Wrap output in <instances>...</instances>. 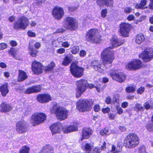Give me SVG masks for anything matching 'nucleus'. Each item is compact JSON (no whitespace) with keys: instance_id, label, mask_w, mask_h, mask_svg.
<instances>
[{"instance_id":"473e14b6","label":"nucleus","mask_w":153,"mask_h":153,"mask_svg":"<svg viewBox=\"0 0 153 153\" xmlns=\"http://www.w3.org/2000/svg\"><path fill=\"white\" fill-rule=\"evenodd\" d=\"M134 110L138 112L139 111H143L144 110V108L141 104L137 103L134 107Z\"/></svg>"},{"instance_id":"49530a36","label":"nucleus","mask_w":153,"mask_h":153,"mask_svg":"<svg viewBox=\"0 0 153 153\" xmlns=\"http://www.w3.org/2000/svg\"><path fill=\"white\" fill-rule=\"evenodd\" d=\"M143 107L146 109H148L151 107V103H150L149 102H145L143 105Z\"/></svg>"},{"instance_id":"9b49d317","label":"nucleus","mask_w":153,"mask_h":153,"mask_svg":"<svg viewBox=\"0 0 153 153\" xmlns=\"http://www.w3.org/2000/svg\"><path fill=\"white\" fill-rule=\"evenodd\" d=\"M70 69L71 73L75 77H79L83 74L84 69L79 67L75 63H72Z\"/></svg>"},{"instance_id":"c9c22d12","label":"nucleus","mask_w":153,"mask_h":153,"mask_svg":"<svg viewBox=\"0 0 153 153\" xmlns=\"http://www.w3.org/2000/svg\"><path fill=\"white\" fill-rule=\"evenodd\" d=\"M29 148L26 146L22 147L19 151V153H29Z\"/></svg>"},{"instance_id":"58836bf2","label":"nucleus","mask_w":153,"mask_h":153,"mask_svg":"<svg viewBox=\"0 0 153 153\" xmlns=\"http://www.w3.org/2000/svg\"><path fill=\"white\" fill-rule=\"evenodd\" d=\"M71 59L68 56H66L64 60L62 63V65L64 66H66L69 65L71 62Z\"/></svg>"},{"instance_id":"c85d7f7f","label":"nucleus","mask_w":153,"mask_h":153,"mask_svg":"<svg viewBox=\"0 0 153 153\" xmlns=\"http://www.w3.org/2000/svg\"><path fill=\"white\" fill-rule=\"evenodd\" d=\"M145 37L142 33H140L138 34L135 39V42L137 44H141L144 40Z\"/></svg>"},{"instance_id":"09e8293b","label":"nucleus","mask_w":153,"mask_h":153,"mask_svg":"<svg viewBox=\"0 0 153 153\" xmlns=\"http://www.w3.org/2000/svg\"><path fill=\"white\" fill-rule=\"evenodd\" d=\"M65 52V49L63 48H61L56 50V52L60 54L64 53Z\"/></svg>"},{"instance_id":"680f3d73","label":"nucleus","mask_w":153,"mask_h":153,"mask_svg":"<svg viewBox=\"0 0 153 153\" xmlns=\"http://www.w3.org/2000/svg\"><path fill=\"white\" fill-rule=\"evenodd\" d=\"M135 7L136 9H144L146 8V7H143L140 3V4H136L135 5Z\"/></svg>"},{"instance_id":"603ef678","label":"nucleus","mask_w":153,"mask_h":153,"mask_svg":"<svg viewBox=\"0 0 153 153\" xmlns=\"http://www.w3.org/2000/svg\"><path fill=\"white\" fill-rule=\"evenodd\" d=\"M117 113L119 114H122L123 112V110L121 107L117 106Z\"/></svg>"},{"instance_id":"6e6d98bb","label":"nucleus","mask_w":153,"mask_h":153,"mask_svg":"<svg viewBox=\"0 0 153 153\" xmlns=\"http://www.w3.org/2000/svg\"><path fill=\"white\" fill-rule=\"evenodd\" d=\"M27 34L29 36L32 37H34L36 36L35 33L30 31L28 32Z\"/></svg>"},{"instance_id":"4468645a","label":"nucleus","mask_w":153,"mask_h":153,"mask_svg":"<svg viewBox=\"0 0 153 153\" xmlns=\"http://www.w3.org/2000/svg\"><path fill=\"white\" fill-rule=\"evenodd\" d=\"M131 27V25L129 24L125 23H121L120 26V32L124 37L128 36Z\"/></svg>"},{"instance_id":"7ed1b4c3","label":"nucleus","mask_w":153,"mask_h":153,"mask_svg":"<svg viewBox=\"0 0 153 153\" xmlns=\"http://www.w3.org/2000/svg\"><path fill=\"white\" fill-rule=\"evenodd\" d=\"M140 140L138 136L135 133L129 134L125 137L124 141L125 146L128 148H133L139 144Z\"/></svg>"},{"instance_id":"774afa93","label":"nucleus","mask_w":153,"mask_h":153,"mask_svg":"<svg viewBox=\"0 0 153 153\" xmlns=\"http://www.w3.org/2000/svg\"><path fill=\"white\" fill-rule=\"evenodd\" d=\"M77 9V7H74L72 6H70L68 7V9L69 11H74Z\"/></svg>"},{"instance_id":"37998d69","label":"nucleus","mask_w":153,"mask_h":153,"mask_svg":"<svg viewBox=\"0 0 153 153\" xmlns=\"http://www.w3.org/2000/svg\"><path fill=\"white\" fill-rule=\"evenodd\" d=\"M106 143L105 142H104L103 143V145L101 146V148H98L96 150V153H99L103 149H106Z\"/></svg>"},{"instance_id":"5701e85b","label":"nucleus","mask_w":153,"mask_h":153,"mask_svg":"<svg viewBox=\"0 0 153 153\" xmlns=\"http://www.w3.org/2000/svg\"><path fill=\"white\" fill-rule=\"evenodd\" d=\"M39 153H53V149L50 145H45Z\"/></svg>"},{"instance_id":"69168bd1","label":"nucleus","mask_w":153,"mask_h":153,"mask_svg":"<svg viewBox=\"0 0 153 153\" xmlns=\"http://www.w3.org/2000/svg\"><path fill=\"white\" fill-rule=\"evenodd\" d=\"M10 45L12 46H16L17 45L16 42L14 41H11L10 42Z\"/></svg>"},{"instance_id":"f257e3e1","label":"nucleus","mask_w":153,"mask_h":153,"mask_svg":"<svg viewBox=\"0 0 153 153\" xmlns=\"http://www.w3.org/2000/svg\"><path fill=\"white\" fill-rule=\"evenodd\" d=\"M51 113L54 114L56 118L60 121L66 119L69 115V111L65 107L54 104L50 110Z\"/></svg>"},{"instance_id":"412c9836","label":"nucleus","mask_w":153,"mask_h":153,"mask_svg":"<svg viewBox=\"0 0 153 153\" xmlns=\"http://www.w3.org/2000/svg\"><path fill=\"white\" fill-rule=\"evenodd\" d=\"M41 90V87L39 85L33 86L26 90L25 93L27 94H30L33 93L37 92Z\"/></svg>"},{"instance_id":"ddd939ff","label":"nucleus","mask_w":153,"mask_h":153,"mask_svg":"<svg viewBox=\"0 0 153 153\" xmlns=\"http://www.w3.org/2000/svg\"><path fill=\"white\" fill-rule=\"evenodd\" d=\"M62 125L60 122L53 123L50 126V129L52 135L60 134L62 131Z\"/></svg>"},{"instance_id":"4d7b16f0","label":"nucleus","mask_w":153,"mask_h":153,"mask_svg":"<svg viewBox=\"0 0 153 153\" xmlns=\"http://www.w3.org/2000/svg\"><path fill=\"white\" fill-rule=\"evenodd\" d=\"M110 109L109 107H107L105 108H102V111L104 113H108L110 111Z\"/></svg>"},{"instance_id":"4be33fe9","label":"nucleus","mask_w":153,"mask_h":153,"mask_svg":"<svg viewBox=\"0 0 153 153\" xmlns=\"http://www.w3.org/2000/svg\"><path fill=\"white\" fill-rule=\"evenodd\" d=\"M94 143L91 142L87 143L84 146H82V148L83 150L85 151V153H90L91 151L94 149Z\"/></svg>"},{"instance_id":"0e129e2a","label":"nucleus","mask_w":153,"mask_h":153,"mask_svg":"<svg viewBox=\"0 0 153 153\" xmlns=\"http://www.w3.org/2000/svg\"><path fill=\"white\" fill-rule=\"evenodd\" d=\"M128 105V103L127 102H124L122 103L121 106L123 108H126Z\"/></svg>"},{"instance_id":"79ce46f5","label":"nucleus","mask_w":153,"mask_h":153,"mask_svg":"<svg viewBox=\"0 0 153 153\" xmlns=\"http://www.w3.org/2000/svg\"><path fill=\"white\" fill-rule=\"evenodd\" d=\"M126 91L128 93H133L135 91V89L134 87L129 86L126 88Z\"/></svg>"},{"instance_id":"13d9d810","label":"nucleus","mask_w":153,"mask_h":153,"mask_svg":"<svg viewBox=\"0 0 153 153\" xmlns=\"http://www.w3.org/2000/svg\"><path fill=\"white\" fill-rule=\"evenodd\" d=\"M108 117L111 120H113L115 117V115L114 114L110 113L108 115Z\"/></svg>"},{"instance_id":"bb28decb","label":"nucleus","mask_w":153,"mask_h":153,"mask_svg":"<svg viewBox=\"0 0 153 153\" xmlns=\"http://www.w3.org/2000/svg\"><path fill=\"white\" fill-rule=\"evenodd\" d=\"M27 75L26 72L22 70L19 71V75L18 80L21 82L26 79L27 78Z\"/></svg>"},{"instance_id":"a19ab883","label":"nucleus","mask_w":153,"mask_h":153,"mask_svg":"<svg viewBox=\"0 0 153 153\" xmlns=\"http://www.w3.org/2000/svg\"><path fill=\"white\" fill-rule=\"evenodd\" d=\"M108 128H103L100 131V134L102 135H103L104 134L106 135H109V133L108 131Z\"/></svg>"},{"instance_id":"a878e982","label":"nucleus","mask_w":153,"mask_h":153,"mask_svg":"<svg viewBox=\"0 0 153 153\" xmlns=\"http://www.w3.org/2000/svg\"><path fill=\"white\" fill-rule=\"evenodd\" d=\"M0 91L3 96H6L9 92L7 83H5L0 87Z\"/></svg>"},{"instance_id":"864d4df0","label":"nucleus","mask_w":153,"mask_h":153,"mask_svg":"<svg viewBox=\"0 0 153 153\" xmlns=\"http://www.w3.org/2000/svg\"><path fill=\"white\" fill-rule=\"evenodd\" d=\"M107 11L106 9L103 10L102 11L101 15L102 17L105 18L107 15Z\"/></svg>"},{"instance_id":"2eb2a0df","label":"nucleus","mask_w":153,"mask_h":153,"mask_svg":"<svg viewBox=\"0 0 153 153\" xmlns=\"http://www.w3.org/2000/svg\"><path fill=\"white\" fill-rule=\"evenodd\" d=\"M52 14L55 19L60 20L62 18L64 15V11L60 7H55L53 10Z\"/></svg>"},{"instance_id":"a211bd4d","label":"nucleus","mask_w":153,"mask_h":153,"mask_svg":"<svg viewBox=\"0 0 153 153\" xmlns=\"http://www.w3.org/2000/svg\"><path fill=\"white\" fill-rule=\"evenodd\" d=\"M16 130L20 133L25 132L27 130L25 122L22 121L18 122L16 124Z\"/></svg>"},{"instance_id":"f3484780","label":"nucleus","mask_w":153,"mask_h":153,"mask_svg":"<svg viewBox=\"0 0 153 153\" xmlns=\"http://www.w3.org/2000/svg\"><path fill=\"white\" fill-rule=\"evenodd\" d=\"M96 29H92L88 31L85 36L86 41L91 43H94L95 41Z\"/></svg>"},{"instance_id":"72a5a7b5","label":"nucleus","mask_w":153,"mask_h":153,"mask_svg":"<svg viewBox=\"0 0 153 153\" xmlns=\"http://www.w3.org/2000/svg\"><path fill=\"white\" fill-rule=\"evenodd\" d=\"M57 41L59 43L62 42V46L65 48H68L70 46V44L68 42H63V39L61 37L58 38L57 39Z\"/></svg>"},{"instance_id":"de8ad7c7","label":"nucleus","mask_w":153,"mask_h":153,"mask_svg":"<svg viewBox=\"0 0 153 153\" xmlns=\"http://www.w3.org/2000/svg\"><path fill=\"white\" fill-rule=\"evenodd\" d=\"M145 90V88L143 87H141L139 88L137 91V93L140 94H142L144 92Z\"/></svg>"},{"instance_id":"dca6fc26","label":"nucleus","mask_w":153,"mask_h":153,"mask_svg":"<svg viewBox=\"0 0 153 153\" xmlns=\"http://www.w3.org/2000/svg\"><path fill=\"white\" fill-rule=\"evenodd\" d=\"M32 69L35 74H41L42 71L41 63L36 60L33 61L32 64Z\"/></svg>"},{"instance_id":"bf43d9fd","label":"nucleus","mask_w":153,"mask_h":153,"mask_svg":"<svg viewBox=\"0 0 153 153\" xmlns=\"http://www.w3.org/2000/svg\"><path fill=\"white\" fill-rule=\"evenodd\" d=\"M147 3L146 0H142L140 2V4L143 7H145V6L146 5Z\"/></svg>"},{"instance_id":"b1692460","label":"nucleus","mask_w":153,"mask_h":153,"mask_svg":"<svg viewBox=\"0 0 153 153\" xmlns=\"http://www.w3.org/2000/svg\"><path fill=\"white\" fill-rule=\"evenodd\" d=\"M97 3L100 6L105 4L108 6L112 7L113 5V0H98Z\"/></svg>"},{"instance_id":"5fc2aeb1","label":"nucleus","mask_w":153,"mask_h":153,"mask_svg":"<svg viewBox=\"0 0 153 153\" xmlns=\"http://www.w3.org/2000/svg\"><path fill=\"white\" fill-rule=\"evenodd\" d=\"M124 12L126 13H129L131 12V9L129 7H126L124 9Z\"/></svg>"},{"instance_id":"052dcab7","label":"nucleus","mask_w":153,"mask_h":153,"mask_svg":"<svg viewBox=\"0 0 153 153\" xmlns=\"http://www.w3.org/2000/svg\"><path fill=\"white\" fill-rule=\"evenodd\" d=\"M97 36V37H96V44L100 43L102 41V40L100 39V36L98 35Z\"/></svg>"},{"instance_id":"a18cd8bd","label":"nucleus","mask_w":153,"mask_h":153,"mask_svg":"<svg viewBox=\"0 0 153 153\" xmlns=\"http://www.w3.org/2000/svg\"><path fill=\"white\" fill-rule=\"evenodd\" d=\"M139 153H146V152L145 148L144 146L140 147L138 149Z\"/></svg>"},{"instance_id":"39448f33","label":"nucleus","mask_w":153,"mask_h":153,"mask_svg":"<svg viewBox=\"0 0 153 153\" xmlns=\"http://www.w3.org/2000/svg\"><path fill=\"white\" fill-rule=\"evenodd\" d=\"M112 48L109 47L104 50L102 54V58L104 65L111 64L114 59L113 52Z\"/></svg>"},{"instance_id":"7c9ffc66","label":"nucleus","mask_w":153,"mask_h":153,"mask_svg":"<svg viewBox=\"0 0 153 153\" xmlns=\"http://www.w3.org/2000/svg\"><path fill=\"white\" fill-rule=\"evenodd\" d=\"M55 66V64L53 62H51L47 66L45 67L43 69L46 72H51Z\"/></svg>"},{"instance_id":"c756f323","label":"nucleus","mask_w":153,"mask_h":153,"mask_svg":"<svg viewBox=\"0 0 153 153\" xmlns=\"http://www.w3.org/2000/svg\"><path fill=\"white\" fill-rule=\"evenodd\" d=\"M31 42H30L29 46L28 48V50L29 51V53L30 55L32 57H35L36 56L37 54L38 53L37 50H35L33 48V46L31 45Z\"/></svg>"},{"instance_id":"c03bdc74","label":"nucleus","mask_w":153,"mask_h":153,"mask_svg":"<svg viewBox=\"0 0 153 153\" xmlns=\"http://www.w3.org/2000/svg\"><path fill=\"white\" fill-rule=\"evenodd\" d=\"M70 128L69 126H64L63 127H62V130L65 133H68L71 132Z\"/></svg>"},{"instance_id":"2f4dec72","label":"nucleus","mask_w":153,"mask_h":153,"mask_svg":"<svg viewBox=\"0 0 153 153\" xmlns=\"http://www.w3.org/2000/svg\"><path fill=\"white\" fill-rule=\"evenodd\" d=\"M123 44V43L120 41L118 39H113L111 42L113 48L119 47Z\"/></svg>"},{"instance_id":"3c124183","label":"nucleus","mask_w":153,"mask_h":153,"mask_svg":"<svg viewBox=\"0 0 153 153\" xmlns=\"http://www.w3.org/2000/svg\"><path fill=\"white\" fill-rule=\"evenodd\" d=\"M7 47V45L4 43L0 44V51L5 49Z\"/></svg>"},{"instance_id":"6ab92c4d","label":"nucleus","mask_w":153,"mask_h":153,"mask_svg":"<svg viewBox=\"0 0 153 153\" xmlns=\"http://www.w3.org/2000/svg\"><path fill=\"white\" fill-rule=\"evenodd\" d=\"M37 100L40 102L45 103L51 101V98L48 94H41L38 95Z\"/></svg>"},{"instance_id":"ea45409f","label":"nucleus","mask_w":153,"mask_h":153,"mask_svg":"<svg viewBox=\"0 0 153 153\" xmlns=\"http://www.w3.org/2000/svg\"><path fill=\"white\" fill-rule=\"evenodd\" d=\"M79 51V48L78 46H74L71 48V52L73 54H75L78 53Z\"/></svg>"},{"instance_id":"393cba45","label":"nucleus","mask_w":153,"mask_h":153,"mask_svg":"<svg viewBox=\"0 0 153 153\" xmlns=\"http://www.w3.org/2000/svg\"><path fill=\"white\" fill-rule=\"evenodd\" d=\"M122 145L119 143L117 146L112 145L111 146V149L107 153H118L121 152L122 150Z\"/></svg>"},{"instance_id":"338daca9","label":"nucleus","mask_w":153,"mask_h":153,"mask_svg":"<svg viewBox=\"0 0 153 153\" xmlns=\"http://www.w3.org/2000/svg\"><path fill=\"white\" fill-rule=\"evenodd\" d=\"M134 17L132 15H129L127 17V19L129 21H132L134 19Z\"/></svg>"},{"instance_id":"4c0bfd02","label":"nucleus","mask_w":153,"mask_h":153,"mask_svg":"<svg viewBox=\"0 0 153 153\" xmlns=\"http://www.w3.org/2000/svg\"><path fill=\"white\" fill-rule=\"evenodd\" d=\"M17 52L18 51L17 50L13 48H11L10 51H8V53L10 55L15 57Z\"/></svg>"},{"instance_id":"8fccbe9b","label":"nucleus","mask_w":153,"mask_h":153,"mask_svg":"<svg viewBox=\"0 0 153 153\" xmlns=\"http://www.w3.org/2000/svg\"><path fill=\"white\" fill-rule=\"evenodd\" d=\"M86 54V51L84 50H82L80 51L79 54L80 57H84L85 56Z\"/></svg>"},{"instance_id":"f704fd0d","label":"nucleus","mask_w":153,"mask_h":153,"mask_svg":"<svg viewBox=\"0 0 153 153\" xmlns=\"http://www.w3.org/2000/svg\"><path fill=\"white\" fill-rule=\"evenodd\" d=\"M78 126V124L77 123H74L69 126L70 128V130L71 132L77 131Z\"/></svg>"},{"instance_id":"f8f14e48","label":"nucleus","mask_w":153,"mask_h":153,"mask_svg":"<svg viewBox=\"0 0 153 153\" xmlns=\"http://www.w3.org/2000/svg\"><path fill=\"white\" fill-rule=\"evenodd\" d=\"M142 66L141 61L139 59H135L130 62L126 66V68L128 70H137L140 69Z\"/></svg>"},{"instance_id":"9d476101","label":"nucleus","mask_w":153,"mask_h":153,"mask_svg":"<svg viewBox=\"0 0 153 153\" xmlns=\"http://www.w3.org/2000/svg\"><path fill=\"white\" fill-rule=\"evenodd\" d=\"M139 57L144 62L150 61L153 58V49L147 48L139 55Z\"/></svg>"},{"instance_id":"20e7f679","label":"nucleus","mask_w":153,"mask_h":153,"mask_svg":"<svg viewBox=\"0 0 153 153\" xmlns=\"http://www.w3.org/2000/svg\"><path fill=\"white\" fill-rule=\"evenodd\" d=\"M93 102L91 100L82 99L76 103L77 109L80 111L85 112L90 111L93 106Z\"/></svg>"},{"instance_id":"cd10ccee","label":"nucleus","mask_w":153,"mask_h":153,"mask_svg":"<svg viewBox=\"0 0 153 153\" xmlns=\"http://www.w3.org/2000/svg\"><path fill=\"white\" fill-rule=\"evenodd\" d=\"M12 109V107L9 104H6L4 103H1L0 106V111L5 112L10 111Z\"/></svg>"},{"instance_id":"aec40b11","label":"nucleus","mask_w":153,"mask_h":153,"mask_svg":"<svg viewBox=\"0 0 153 153\" xmlns=\"http://www.w3.org/2000/svg\"><path fill=\"white\" fill-rule=\"evenodd\" d=\"M93 131L90 128H84L83 129L82 134L81 141L85 139L89 138L91 136Z\"/></svg>"},{"instance_id":"423d86ee","label":"nucleus","mask_w":153,"mask_h":153,"mask_svg":"<svg viewBox=\"0 0 153 153\" xmlns=\"http://www.w3.org/2000/svg\"><path fill=\"white\" fill-rule=\"evenodd\" d=\"M46 116L42 113H36L33 114L30 118V123L34 126L42 123L46 120Z\"/></svg>"},{"instance_id":"f03ea898","label":"nucleus","mask_w":153,"mask_h":153,"mask_svg":"<svg viewBox=\"0 0 153 153\" xmlns=\"http://www.w3.org/2000/svg\"><path fill=\"white\" fill-rule=\"evenodd\" d=\"M76 96L78 98L85 91L87 88L92 89L94 87V85L92 84H88L87 81L81 79L76 82Z\"/></svg>"},{"instance_id":"1a4fd4ad","label":"nucleus","mask_w":153,"mask_h":153,"mask_svg":"<svg viewBox=\"0 0 153 153\" xmlns=\"http://www.w3.org/2000/svg\"><path fill=\"white\" fill-rule=\"evenodd\" d=\"M77 25L76 20L71 17H68L65 19L64 23V27L66 29L72 30L75 29Z\"/></svg>"},{"instance_id":"e2e57ef3","label":"nucleus","mask_w":153,"mask_h":153,"mask_svg":"<svg viewBox=\"0 0 153 153\" xmlns=\"http://www.w3.org/2000/svg\"><path fill=\"white\" fill-rule=\"evenodd\" d=\"M105 102L107 104H110L111 102V99L110 97H108L106 99Z\"/></svg>"},{"instance_id":"e433bc0d","label":"nucleus","mask_w":153,"mask_h":153,"mask_svg":"<svg viewBox=\"0 0 153 153\" xmlns=\"http://www.w3.org/2000/svg\"><path fill=\"white\" fill-rule=\"evenodd\" d=\"M151 120L152 123H148L146 126L147 129L148 131L153 132V115L152 116Z\"/></svg>"},{"instance_id":"0eeeda50","label":"nucleus","mask_w":153,"mask_h":153,"mask_svg":"<svg viewBox=\"0 0 153 153\" xmlns=\"http://www.w3.org/2000/svg\"><path fill=\"white\" fill-rule=\"evenodd\" d=\"M29 23L28 19L23 16L20 17L17 21L15 22L13 24V28L16 30H24L28 26Z\"/></svg>"},{"instance_id":"6e6552de","label":"nucleus","mask_w":153,"mask_h":153,"mask_svg":"<svg viewBox=\"0 0 153 153\" xmlns=\"http://www.w3.org/2000/svg\"><path fill=\"white\" fill-rule=\"evenodd\" d=\"M110 75L113 79L120 83L124 81L126 76L123 72L115 70H112L111 71Z\"/></svg>"}]
</instances>
